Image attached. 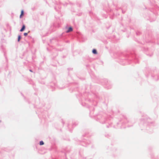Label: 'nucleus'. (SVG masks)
Masks as SVG:
<instances>
[{
    "label": "nucleus",
    "mask_w": 159,
    "mask_h": 159,
    "mask_svg": "<svg viewBox=\"0 0 159 159\" xmlns=\"http://www.w3.org/2000/svg\"><path fill=\"white\" fill-rule=\"evenodd\" d=\"M30 71L31 72H32V71L31 70H30Z\"/></svg>",
    "instance_id": "obj_8"
},
{
    "label": "nucleus",
    "mask_w": 159,
    "mask_h": 159,
    "mask_svg": "<svg viewBox=\"0 0 159 159\" xmlns=\"http://www.w3.org/2000/svg\"><path fill=\"white\" fill-rule=\"evenodd\" d=\"M23 15H24V11L23 10H22L21 11V14L20 15V18H22L23 17Z\"/></svg>",
    "instance_id": "obj_3"
},
{
    "label": "nucleus",
    "mask_w": 159,
    "mask_h": 159,
    "mask_svg": "<svg viewBox=\"0 0 159 159\" xmlns=\"http://www.w3.org/2000/svg\"><path fill=\"white\" fill-rule=\"evenodd\" d=\"M20 38H21V37H20V36L19 35L18 36V41H19Z\"/></svg>",
    "instance_id": "obj_6"
},
{
    "label": "nucleus",
    "mask_w": 159,
    "mask_h": 159,
    "mask_svg": "<svg viewBox=\"0 0 159 159\" xmlns=\"http://www.w3.org/2000/svg\"><path fill=\"white\" fill-rule=\"evenodd\" d=\"M25 25H23V26H22V28L20 29V32L23 31L25 29Z\"/></svg>",
    "instance_id": "obj_2"
},
{
    "label": "nucleus",
    "mask_w": 159,
    "mask_h": 159,
    "mask_svg": "<svg viewBox=\"0 0 159 159\" xmlns=\"http://www.w3.org/2000/svg\"><path fill=\"white\" fill-rule=\"evenodd\" d=\"M28 34V33H24V35L25 36H27Z\"/></svg>",
    "instance_id": "obj_7"
},
{
    "label": "nucleus",
    "mask_w": 159,
    "mask_h": 159,
    "mask_svg": "<svg viewBox=\"0 0 159 159\" xmlns=\"http://www.w3.org/2000/svg\"><path fill=\"white\" fill-rule=\"evenodd\" d=\"M39 144L41 145H43L44 144V143L43 141H41L40 142Z\"/></svg>",
    "instance_id": "obj_5"
},
{
    "label": "nucleus",
    "mask_w": 159,
    "mask_h": 159,
    "mask_svg": "<svg viewBox=\"0 0 159 159\" xmlns=\"http://www.w3.org/2000/svg\"><path fill=\"white\" fill-rule=\"evenodd\" d=\"M73 31V29L72 27H69L67 30L66 31V32L67 33H69L70 32H71Z\"/></svg>",
    "instance_id": "obj_1"
},
{
    "label": "nucleus",
    "mask_w": 159,
    "mask_h": 159,
    "mask_svg": "<svg viewBox=\"0 0 159 159\" xmlns=\"http://www.w3.org/2000/svg\"><path fill=\"white\" fill-rule=\"evenodd\" d=\"M92 52L94 54H97V52L96 49H94L93 50Z\"/></svg>",
    "instance_id": "obj_4"
}]
</instances>
